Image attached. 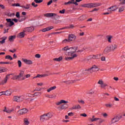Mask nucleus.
<instances>
[{
  "label": "nucleus",
  "mask_w": 125,
  "mask_h": 125,
  "mask_svg": "<svg viewBox=\"0 0 125 125\" xmlns=\"http://www.w3.org/2000/svg\"><path fill=\"white\" fill-rule=\"evenodd\" d=\"M118 9V6L116 5L111 6L107 9V11L109 12H111V11H115V10H117Z\"/></svg>",
  "instance_id": "obj_12"
},
{
  "label": "nucleus",
  "mask_w": 125,
  "mask_h": 125,
  "mask_svg": "<svg viewBox=\"0 0 125 125\" xmlns=\"http://www.w3.org/2000/svg\"><path fill=\"white\" fill-rule=\"evenodd\" d=\"M37 78H42V75H37V76L33 77V79H37Z\"/></svg>",
  "instance_id": "obj_45"
},
{
  "label": "nucleus",
  "mask_w": 125,
  "mask_h": 125,
  "mask_svg": "<svg viewBox=\"0 0 125 125\" xmlns=\"http://www.w3.org/2000/svg\"><path fill=\"white\" fill-rule=\"evenodd\" d=\"M112 106H113V104H105V107H106L107 108H111Z\"/></svg>",
  "instance_id": "obj_38"
},
{
  "label": "nucleus",
  "mask_w": 125,
  "mask_h": 125,
  "mask_svg": "<svg viewBox=\"0 0 125 125\" xmlns=\"http://www.w3.org/2000/svg\"><path fill=\"white\" fill-rule=\"evenodd\" d=\"M31 5H32L33 6H34V7H37L38 6V4H36L35 2H32L31 4Z\"/></svg>",
  "instance_id": "obj_55"
},
{
  "label": "nucleus",
  "mask_w": 125,
  "mask_h": 125,
  "mask_svg": "<svg viewBox=\"0 0 125 125\" xmlns=\"http://www.w3.org/2000/svg\"><path fill=\"white\" fill-rule=\"evenodd\" d=\"M95 70H96V72L97 71H99V68H98L97 66L95 65Z\"/></svg>",
  "instance_id": "obj_63"
},
{
  "label": "nucleus",
  "mask_w": 125,
  "mask_h": 125,
  "mask_svg": "<svg viewBox=\"0 0 125 125\" xmlns=\"http://www.w3.org/2000/svg\"><path fill=\"white\" fill-rule=\"evenodd\" d=\"M77 49H78V47L69 48L68 46L64 47L62 49L63 51H68V56L69 57H65L66 61H70V60H73L75 57H77V54H75L77 51Z\"/></svg>",
  "instance_id": "obj_1"
},
{
  "label": "nucleus",
  "mask_w": 125,
  "mask_h": 125,
  "mask_svg": "<svg viewBox=\"0 0 125 125\" xmlns=\"http://www.w3.org/2000/svg\"><path fill=\"white\" fill-rule=\"evenodd\" d=\"M74 27L75 26H74V25L71 24L69 25V26H68V29H74Z\"/></svg>",
  "instance_id": "obj_51"
},
{
  "label": "nucleus",
  "mask_w": 125,
  "mask_h": 125,
  "mask_svg": "<svg viewBox=\"0 0 125 125\" xmlns=\"http://www.w3.org/2000/svg\"><path fill=\"white\" fill-rule=\"evenodd\" d=\"M95 116L94 115L92 116V118L91 119V122H96L97 120H95V119H97L98 118H95Z\"/></svg>",
  "instance_id": "obj_44"
},
{
  "label": "nucleus",
  "mask_w": 125,
  "mask_h": 125,
  "mask_svg": "<svg viewBox=\"0 0 125 125\" xmlns=\"http://www.w3.org/2000/svg\"><path fill=\"white\" fill-rule=\"evenodd\" d=\"M77 80H71L70 81H63V83H76Z\"/></svg>",
  "instance_id": "obj_28"
},
{
  "label": "nucleus",
  "mask_w": 125,
  "mask_h": 125,
  "mask_svg": "<svg viewBox=\"0 0 125 125\" xmlns=\"http://www.w3.org/2000/svg\"><path fill=\"white\" fill-rule=\"evenodd\" d=\"M64 29H69V26H65L63 28L59 29V30H64Z\"/></svg>",
  "instance_id": "obj_53"
},
{
  "label": "nucleus",
  "mask_w": 125,
  "mask_h": 125,
  "mask_svg": "<svg viewBox=\"0 0 125 125\" xmlns=\"http://www.w3.org/2000/svg\"><path fill=\"white\" fill-rule=\"evenodd\" d=\"M80 116H82V117H86L87 116L85 113H83L80 114Z\"/></svg>",
  "instance_id": "obj_64"
},
{
  "label": "nucleus",
  "mask_w": 125,
  "mask_h": 125,
  "mask_svg": "<svg viewBox=\"0 0 125 125\" xmlns=\"http://www.w3.org/2000/svg\"><path fill=\"white\" fill-rule=\"evenodd\" d=\"M16 17L17 18L19 19V20L21 18V16H20V13L19 12H17L16 14Z\"/></svg>",
  "instance_id": "obj_36"
},
{
  "label": "nucleus",
  "mask_w": 125,
  "mask_h": 125,
  "mask_svg": "<svg viewBox=\"0 0 125 125\" xmlns=\"http://www.w3.org/2000/svg\"><path fill=\"white\" fill-rule=\"evenodd\" d=\"M68 115L70 117H72V116L74 115V113L73 112H70L68 113Z\"/></svg>",
  "instance_id": "obj_60"
},
{
  "label": "nucleus",
  "mask_w": 125,
  "mask_h": 125,
  "mask_svg": "<svg viewBox=\"0 0 125 125\" xmlns=\"http://www.w3.org/2000/svg\"><path fill=\"white\" fill-rule=\"evenodd\" d=\"M10 52H12V53H14V52H16V49H13V50H9Z\"/></svg>",
  "instance_id": "obj_56"
},
{
  "label": "nucleus",
  "mask_w": 125,
  "mask_h": 125,
  "mask_svg": "<svg viewBox=\"0 0 125 125\" xmlns=\"http://www.w3.org/2000/svg\"><path fill=\"white\" fill-rule=\"evenodd\" d=\"M18 76H19V78H20L23 77V76H24V71H21Z\"/></svg>",
  "instance_id": "obj_35"
},
{
  "label": "nucleus",
  "mask_w": 125,
  "mask_h": 125,
  "mask_svg": "<svg viewBox=\"0 0 125 125\" xmlns=\"http://www.w3.org/2000/svg\"><path fill=\"white\" fill-rule=\"evenodd\" d=\"M25 32H24V30H23V32H21L18 34V37L20 39H23V38L25 37Z\"/></svg>",
  "instance_id": "obj_16"
},
{
  "label": "nucleus",
  "mask_w": 125,
  "mask_h": 125,
  "mask_svg": "<svg viewBox=\"0 0 125 125\" xmlns=\"http://www.w3.org/2000/svg\"><path fill=\"white\" fill-rule=\"evenodd\" d=\"M109 48H110L111 51H114L117 48V45L112 44L109 46Z\"/></svg>",
  "instance_id": "obj_18"
},
{
  "label": "nucleus",
  "mask_w": 125,
  "mask_h": 125,
  "mask_svg": "<svg viewBox=\"0 0 125 125\" xmlns=\"http://www.w3.org/2000/svg\"><path fill=\"white\" fill-rule=\"evenodd\" d=\"M98 83L99 84H101V85L104 83H103V81H102V80H100L99 81V82H98Z\"/></svg>",
  "instance_id": "obj_50"
},
{
  "label": "nucleus",
  "mask_w": 125,
  "mask_h": 125,
  "mask_svg": "<svg viewBox=\"0 0 125 125\" xmlns=\"http://www.w3.org/2000/svg\"><path fill=\"white\" fill-rule=\"evenodd\" d=\"M7 39V37H4L2 38V41H0V43H4L5 42V40Z\"/></svg>",
  "instance_id": "obj_32"
},
{
  "label": "nucleus",
  "mask_w": 125,
  "mask_h": 125,
  "mask_svg": "<svg viewBox=\"0 0 125 125\" xmlns=\"http://www.w3.org/2000/svg\"><path fill=\"white\" fill-rule=\"evenodd\" d=\"M12 92H13L12 89H10L8 90H6V91H4L3 93H4L5 95L9 96V95H11V93H12Z\"/></svg>",
  "instance_id": "obj_14"
},
{
  "label": "nucleus",
  "mask_w": 125,
  "mask_h": 125,
  "mask_svg": "<svg viewBox=\"0 0 125 125\" xmlns=\"http://www.w3.org/2000/svg\"><path fill=\"white\" fill-rule=\"evenodd\" d=\"M30 6H31V4H26L25 6H21V7L22 8H25V9H30Z\"/></svg>",
  "instance_id": "obj_26"
},
{
  "label": "nucleus",
  "mask_w": 125,
  "mask_h": 125,
  "mask_svg": "<svg viewBox=\"0 0 125 125\" xmlns=\"http://www.w3.org/2000/svg\"><path fill=\"white\" fill-rule=\"evenodd\" d=\"M53 1H56V0H51L49 2H48L47 5H50L53 2Z\"/></svg>",
  "instance_id": "obj_42"
},
{
  "label": "nucleus",
  "mask_w": 125,
  "mask_h": 125,
  "mask_svg": "<svg viewBox=\"0 0 125 125\" xmlns=\"http://www.w3.org/2000/svg\"><path fill=\"white\" fill-rule=\"evenodd\" d=\"M94 92H95V90H94L93 89H91L87 92V94H89L90 95H92V94H94Z\"/></svg>",
  "instance_id": "obj_25"
},
{
  "label": "nucleus",
  "mask_w": 125,
  "mask_h": 125,
  "mask_svg": "<svg viewBox=\"0 0 125 125\" xmlns=\"http://www.w3.org/2000/svg\"><path fill=\"white\" fill-rule=\"evenodd\" d=\"M124 10H125V7H124V6H121L119 8V11L120 12H123Z\"/></svg>",
  "instance_id": "obj_39"
},
{
  "label": "nucleus",
  "mask_w": 125,
  "mask_h": 125,
  "mask_svg": "<svg viewBox=\"0 0 125 125\" xmlns=\"http://www.w3.org/2000/svg\"><path fill=\"white\" fill-rule=\"evenodd\" d=\"M120 121V118L118 117H115L111 120L112 124H115V123H117V122H119Z\"/></svg>",
  "instance_id": "obj_15"
},
{
  "label": "nucleus",
  "mask_w": 125,
  "mask_h": 125,
  "mask_svg": "<svg viewBox=\"0 0 125 125\" xmlns=\"http://www.w3.org/2000/svg\"><path fill=\"white\" fill-rule=\"evenodd\" d=\"M35 95H36V96H39L41 95V93L40 92L35 93Z\"/></svg>",
  "instance_id": "obj_61"
},
{
  "label": "nucleus",
  "mask_w": 125,
  "mask_h": 125,
  "mask_svg": "<svg viewBox=\"0 0 125 125\" xmlns=\"http://www.w3.org/2000/svg\"><path fill=\"white\" fill-rule=\"evenodd\" d=\"M99 121V123L100 124H102V123H103L105 121V120L104 119H102L101 118H97V119H95V121Z\"/></svg>",
  "instance_id": "obj_30"
},
{
  "label": "nucleus",
  "mask_w": 125,
  "mask_h": 125,
  "mask_svg": "<svg viewBox=\"0 0 125 125\" xmlns=\"http://www.w3.org/2000/svg\"><path fill=\"white\" fill-rule=\"evenodd\" d=\"M24 98L25 97H24V96H14L13 101H16V102H22V101H23Z\"/></svg>",
  "instance_id": "obj_6"
},
{
  "label": "nucleus",
  "mask_w": 125,
  "mask_h": 125,
  "mask_svg": "<svg viewBox=\"0 0 125 125\" xmlns=\"http://www.w3.org/2000/svg\"><path fill=\"white\" fill-rule=\"evenodd\" d=\"M10 75L11 74H8L6 75L5 79L0 82V84L3 85L4 83H7V80H8V77H9Z\"/></svg>",
  "instance_id": "obj_13"
},
{
  "label": "nucleus",
  "mask_w": 125,
  "mask_h": 125,
  "mask_svg": "<svg viewBox=\"0 0 125 125\" xmlns=\"http://www.w3.org/2000/svg\"><path fill=\"white\" fill-rule=\"evenodd\" d=\"M54 89H56V86L51 87L47 90V92H50V91H52V90H54Z\"/></svg>",
  "instance_id": "obj_24"
},
{
  "label": "nucleus",
  "mask_w": 125,
  "mask_h": 125,
  "mask_svg": "<svg viewBox=\"0 0 125 125\" xmlns=\"http://www.w3.org/2000/svg\"><path fill=\"white\" fill-rule=\"evenodd\" d=\"M12 21H14V22H15V23H17L18 22V21H19V20H18L17 19H13L12 20Z\"/></svg>",
  "instance_id": "obj_58"
},
{
  "label": "nucleus",
  "mask_w": 125,
  "mask_h": 125,
  "mask_svg": "<svg viewBox=\"0 0 125 125\" xmlns=\"http://www.w3.org/2000/svg\"><path fill=\"white\" fill-rule=\"evenodd\" d=\"M60 13L64 14L65 13V9H62V10L60 11Z\"/></svg>",
  "instance_id": "obj_54"
},
{
  "label": "nucleus",
  "mask_w": 125,
  "mask_h": 125,
  "mask_svg": "<svg viewBox=\"0 0 125 125\" xmlns=\"http://www.w3.org/2000/svg\"><path fill=\"white\" fill-rule=\"evenodd\" d=\"M100 5H101V4L99 3L94 2L83 4L82 5V7H87V8H93L94 7L100 6Z\"/></svg>",
  "instance_id": "obj_3"
},
{
  "label": "nucleus",
  "mask_w": 125,
  "mask_h": 125,
  "mask_svg": "<svg viewBox=\"0 0 125 125\" xmlns=\"http://www.w3.org/2000/svg\"><path fill=\"white\" fill-rule=\"evenodd\" d=\"M34 29L35 28H34V27L33 26L26 27L23 29V32L25 33L26 32H29V33H31V32H33Z\"/></svg>",
  "instance_id": "obj_10"
},
{
  "label": "nucleus",
  "mask_w": 125,
  "mask_h": 125,
  "mask_svg": "<svg viewBox=\"0 0 125 125\" xmlns=\"http://www.w3.org/2000/svg\"><path fill=\"white\" fill-rule=\"evenodd\" d=\"M94 72H96L95 65L93 66L92 67L88 68V69L83 70L82 74L83 75H88V74H92V73H93Z\"/></svg>",
  "instance_id": "obj_5"
},
{
  "label": "nucleus",
  "mask_w": 125,
  "mask_h": 125,
  "mask_svg": "<svg viewBox=\"0 0 125 125\" xmlns=\"http://www.w3.org/2000/svg\"><path fill=\"white\" fill-rule=\"evenodd\" d=\"M79 20H84V16H82L79 18Z\"/></svg>",
  "instance_id": "obj_52"
},
{
  "label": "nucleus",
  "mask_w": 125,
  "mask_h": 125,
  "mask_svg": "<svg viewBox=\"0 0 125 125\" xmlns=\"http://www.w3.org/2000/svg\"><path fill=\"white\" fill-rule=\"evenodd\" d=\"M14 109H8L7 112V114H11V113H12V112H13Z\"/></svg>",
  "instance_id": "obj_41"
},
{
  "label": "nucleus",
  "mask_w": 125,
  "mask_h": 125,
  "mask_svg": "<svg viewBox=\"0 0 125 125\" xmlns=\"http://www.w3.org/2000/svg\"><path fill=\"white\" fill-rule=\"evenodd\" d=\"M67 103H69V102L66 101L64 100H62L60 102H58L56 103V105H61V104H62L60 105L59 107H57L58 110L59 111H62V110H66L69 107V105L67 104Z\"/></svg>",
  "instance_id": "obj_2"
},
{
  "label": "nucleus",
  "mask_w": 125,
  "mask_h": 125,
  "mask_svg": "<svg viewBox=\"0 0 125 125\" xmlns=\"http://www.w3.org/2000/svg\"><path fill=\"white\" fill-rule=\"evenodd\" d=\"M101 87H102V88H104V87H105V86H107V84L104 83L103 84H102L101 85Z\"/></svg>",
  "instance_id": "obj_59"
},
{
  "label": "nucleus",
  "mask_w": 125,
  "mask_h": 125,
  "mask_svg": "<svg viewBox=\"0 0 125 125\" xmlns=\"http://www.w3.org/2000/svg\"><path fill=\"white\" fill-rule=\"evenodd\" d=\"M8 109H7V108H6V107H4V109H3V111L4 112H5L6 113H7V111H8Z\"/></svg>",
  "instance_id": "obj_62"
},
{
  "label": "nucleus",
  "mask_w": 125,
  "mask_h": 125,
  "mask_svg": "<svg viewBox=\"0 0 125 125\" xmlns=\"http://www.w3.org/2000/svg\"><path fill=\"white\" fill-rule=\"evenodd\" d=\"M53 26H50L49 27L43 28L42 30V32H46L47 31H50V30H51V29H53Z\"/></svg>",
  "instance_id": "obj_19"
},
{
  "label": "nucleus",
  "mask_w": 125,
  "mask_h": 125,
  "mask_svg": "<svg viewBox=\"0 0 125 125\" xmlns=\"http://www.w3.org/2000/svg\"><path fill=\"white\" fill-rule=\"evenodd\" d=\"M20 79V78H19V75L15 76H14L13 78V80H17V79Z\"/></svg>",
  "instance_id": "obj_49"
},
{
  "label": "nucleus",
  "mask_w": 125,
  "mask_h": 125,
  "mask_svg": "<svg viewBox=\"0 0 125 125\" xmlns=\"http://www.w3.org/2000/svg\"><path fill=\"white\" fill-rule=\"evenodd\" d=\"M69 1V4H75V5H79V4L77 3V2H75V0H71Z\"/></svg>",
  "instance_id": "obj_27"
},
{
  "label": "nucleus",
  "mask_w": 125,
  "mask_h": 125,
  "mask_svg": "<svg viewBox=\"0 0 125 125\" xmlns=\"http://www.w3.org/2000/svg\"><path fill=\"white\" fill-rule=\"evenodd\" d=\"M82 107L81 106V105L78 104V105H76L73 106L72 108H71V110H79V109H81Z\"/></svg>",
  "instance_id": "obj_17"
},
{
  "label": "nucleus",
  "mask_w": 125,
  "mask_h": 125,
  "mask_svg": "<svg viewBox=\"0 0 125 125\" xmlns=\"http://www.w3.org/2000/svg\"><path fill=\"white\" fill-rule=\"evenodd\" d=\"M35 57H36V58H41V55L39 54H36Z\"/></svg>",
  "instance_id": "obj_57"
},
{
  "label": "nucleus",
  "mask_w": 125,
  "mask_h": 125,
  "mask_svg": "<svg viewBox=\"0 0 125 125\" xmlns=\"http://www.w3.org/2000/svg\"><path fill=\"white\" fill-rule=\"evenodd\" d=\"M91 58H92L93 59H96L98 58V55H94V56H91Z\"/></svg>",
  "instance_id": "obj_47"
},
{
  "label": "nucleus",
  "mask_w": 125,
  "mask_h": 125,
  "mask_svg": "<svg viewBox=\"0 0 125 125\" xmlns=\"http://www.w3.org/2000/svg\"><path fill=\"white\" fill-rule=\"evenodd\" d=\"M110 51H111V49L110 48V47L108 46L106 48H105L104 52L105 54H107V53H109V52H110Z\"/></svg>",
  "instance_id": "obj_21"
},
{
  "label": "nucleus",
  "mask_w": 125,
  "mask_h": 125,
  "mask_svg": "<svg viewBox=\"0 0 125 125\" xmlns=\"http://www.w3.org/2000/svg\"><path fill=\"white\" fill-rule=\"evenodd\" d=\"M18 113H19L20 115H24L25 114H26V113H28V109H27L26 108H23L19 110L18 111Z\"/></svg>",
  "instance_id": "obj_11"
},
{
  "label": "nucleus",
  "mask_w": 125,
  "mask_h": 125,
  "mask_svg": "<svg viewBox=\"0 0 125 125\" xmlns=\"http://www.w3.org/2000/svg\"><path fill=\"white\" fill-rule=\"evenodd\" d=\"M113 38L112 36H107V41L109 42H111V40Z\"/></svg>",
  "instance_id": "obj_40"
},
{
  "label": "nucleus",
  "mask_w": 125,
  "mask_h": 125,
  "mask_svg": "<svg viewBox=\"0 0 125 125\" xmlns=\"http://www.w3.org/2000/svg\"><path fill=\"white\" fill-rule=\"evenodd\" d=\"M23 62L24 63H26L27 64V65H31V64H33V62L31 60H28L27 59L23 60Z\"/></svg>",
  "instance_id": "obj_20"
},
{
  "label": "nucleus",
  "mask_w": 125,
  "mask_h": 125,
  "mask_svg": "<svg viewBox=\"0 0 125 125\" xmlns=\"http://www.w3.org/2000/svg\"><path fill=\"white\" fill-rule=\"evenodd\" d=\"M12 6H21L20 4L18 3H14L12 4Z\"/></svg>",
  "instance_id": "obj_46"
},
{
  "label": "nucleus",
  "mask_w": 125,
  "mask_h": 125,
  "mask_svg": "<svg viewBox=\"0 0 125 125\" xmlns=\"http://www.w3.org/2000/svg\"><path fill=\"white\" fill-rule=\"evenodd\" d=\"M62 59H63V58H62V57H60L58 58L54 59V60L55 61H58V62H60V61H61Z\"/></svg>",
  "instance_id": "obj_31"
},
{
  "label": "nucleus",
  "mask_w": 125,
  "mask_h": 125,
  "mask_svg": "<svg viewBox=\"0 0 125 125\" xmlns=\"http://www.w3.org/2000/svg\"><path fill=\"white\" fill-rule=\"evenodd\" d=\"M45 96L48 98H55V97H56V95H46Z\"/></svg>",
  "instance_id": "obj_29"
},
{
  "label": "nucleus",
  "mask_w": 125,
  "mask_h": 125,
  "mask_svg": "<svg viewBox=\"0 0 125 125\" xmlns=\"http://www.w3.org/2000/svg\"><path fill=\"white\" fill-rule=\"evenodd\" d=\"M5 59H8L9 60L11 61L13 60V58H12V57L10 55H7L5 57Z\"/></svg>",
  "instance_id": "obj_34"
},
{
  "label": "nucleus",
  "mask_w": 125,
  "mask_h": 125,
  "mask_svg": "<svg viewBox=\"0 0 125 125\" xmlns=\"http://www.w3.org/2000/svg\"><path fill=\"white\" fill-rule=\"evenodd\" d=\"M77 39V36L74 34H69L68 35V40L69 42H74Z\"/></svg>",
  "instance_id": "obj_9"
},
{
  "label": "nucleus",
  "mask_w": 125,
  "mask_h": 125,
  "mask_svg": "<svg viewBox=\"0 0 125 125\" xmlns=\"http://www.w3.org/2000/svg\"><path fill=\"white\" fill-rule=\"evenodd\" d=\"M67 42H70L69 39H64L62 41V43H67Z\"/></svg>",
  "instance_id": "obj_37"
},
{
  "label": "nucleus",
  "mask_w": 125,
  "mask_h": 125,
  "mask_svg": "<svg viewBox=\"0 0 125 125\" xmlns=\"http://www.w3.org/2000/svg\"><path fill=\"white\" fill-rule=\"evenodd\" d=\"M6 70L4 68H0V73H3V72H5Z\"/></svg>",
  "instance_id": "obj_43"
},
{
  "label": "nucleus",
  "mask_w": 125,
  "mask_h": 125,
  "mask_svg": "<svg viewBox=\"0 0 125 125\" xmlns=\"http://www.w3.org/2000/svg\"><path fill=\"white\" fill-rule=\"evenodd\" d=\"M18 64L19 65V67H21V66L22 65V62H21V61H18Z\"/></svg>",
  "instance_id": "obj_48"
},
{
  "label": "nucleus",
  "mask_w": 125,
  "mask_h": 125,
  "mask_svg": "<svg viewBox=\"0 0 125 125\" xmlns=\"http://www.w3.org/2000/svg\"><path fill=\"white\" fill-rule=\"evenodd\" d=\"M15 39H16V36L14 35V36H10L9 37V41L10 42H13L14 40Z\"/></svg>",
  "instance_id": "obj_22"
},
{
  "label": "nucleus",
  "mask_w": 125,
  "mask_h": 125,
  "mask_svg": "<svg viewBox=\"0 0 125 125\" xmlns=\"http://www.w3.org/2000/svg\"><path fill=\"white\" fill-rule=\"evenodd\" d=\"M25 19H27V17L25 16H21V18L19 20V21L20 22H22V21H24V20H25Z\"/></svg>",
  "instance_id": "obj_23"
},
{
  "label": "nucleus",
  "mask_w": 125,
  "mask_h": 125,
  "mask_svg": "<svg viewBox=\"0 0 125 125\" xmlns=\"http://www.w3.org/2000/svg\"><path fill=\"white\" fill-rule=\"evenodd\" d=\"M52 117V114L50 112H48L47 114H43L40 116V121L41 122H44V121H47L49 120Z\"/></svg>",
  "instance_id": "obj_4"
},
{
  "label": "nucleus",
  "mask_w": 125,
  "mask_h": 125,
  "mask_svg": "<svg viewBox=\"0 0 125 125\" xmlns=\"http://www.w3.org/2000/svg\"><path fill=\"white\" fill-rule=\"evenodd\" d=\"M44 16L45 17H47L48 18H50L51 17H53L54 19H56L57 18H58V15L55 13H48L46 14H45L44 15Z\"/></svg>",
  "instance_id": "obj_7"
},
{
  "label": "nucleus",
  "mask_w": 125,
  "mask_h": 125,
  "mask_svg": "<svg viewBox=\"0 0 125 125\" xmlns=\"http://www.w3.org/2000/svg\"><path fill=\"white\" fill-rule=\"evenodd\" d=\"M6 21L8 23H6L7 27H12L14 25V22L11 21V19H6Z\"/></svg>",
  "instance_id": "obj_8"
},
{
  "label": "nucleus",
  "mask_w": 125,
  "mask_h": 125,
  "mask_svg": "<svg viewBox=\"0 0 125 125\" xmlns=\"http://www.w3.org/2000/svg\"><path fill=\"white\" fill-rule=\"evenodd\" d=\"M24 125H28L29 124H30V122L28 121V119L25 118L24 119Z\"/></svg>",
  "instance_id": "obj_33"
}]
</instances>
